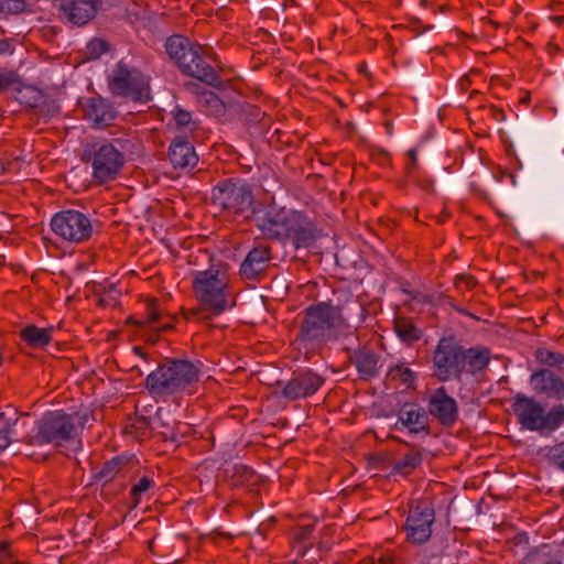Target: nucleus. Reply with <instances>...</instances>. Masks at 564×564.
I'll use <instances>...</instances> for the list:
<instances>
[{
    "label": "nucleus",
    "instance_id": "40",
    "mask_svg": "<svg viewBox=\"0 0 564 564\" xmlns=\"http://www.w3.org/2000/svg\"><path fill=\"white\" fill-rule=\"evenodd\" d=\"M156 419L159 421V427H163L164 430L160 432V434L162 435V437L164 440H174L175 438V435L173 433V431H170L167 425L162 421V416H161V409H159L156 411Z\"/></svg>",
    "mask_w": 564,
    "mask_h": 564
},
{
    "label": "nucleus",
    "instance_id": "25",
    "mask_svg": "<svg viewBox=\"0 0 564 564\" xmlns=\"http://www.w3.org/2000/svg\"><path fill=\"white\" fill-rule=\"evenodd\" d=\"M394 330L398 337L406 344H411L421 337V330L414 326L412 321L406 318H397Z\"/></svg>",
    "mask_w": 564,
    "mask_h": 564
},
{
    "label": "nucleus",
    "instance_id": "11",
    "mask_svg": "<svg viewBox=\"0 0 564 564\" xmlns=\"http://www.w3.org/2000/svg\"><path fill=\"white\" fill-rule=\"evenodd\" d=\"M55 235L69 242H83L90 238L93 226L90 219L74 209L57 213L51 220Z\"/></svg>",
    "mask_w": 564,
    "mask_h": 564
},
{
    "label": "nucleus",
    "instance_id": "36",
    "mask_svg": "<svg viewBox=\"0 0 564 564\" xmlns=\"http://www.w3.org/2000/svg\"><path fill=\"white\" fill-rule=\"evenodd\" d=\"M476 285V280L468 274H462L456 276L455 286L460 293L471 290Z\"/></svg>",
    "mask_w": 564,
    "mask_h": 564
},
{
    "label": "nucleus",
    "instance_id": "19",
    "mask_svg": "<svg viewBox=\"0 0 564 564\" xmlns=\"http://www.w3.org/2000/svg\"><path fill=\"white\" fill-rule=\"evenodd\" d=\"M84 110L87 119L99 129L110 126L117 117L113 106L104 98H89Z\"/></svg>",
    "mask_w": 564,
    "mask_h": 564
},
{
    "label": "nucleus",
    "instance_id": "32",
    "mask_svg": "<svg viewBox=\"0 0 564 564\" xmlns=\"http://www.w3.org/2000/svg\"><path fill=\"white\" fill-rule=\"evenodd\" d=\"M549 458L564 470V441L552 446L547 452Z\"/></svg>",
    "mask_w": 564,
    "mask_h": 564
},
{
    "label": "nucleus",
    "instance_id": "39",
    "mask_svg": "<svg viewBox=\"0 0 564 564\" xmlns=\"http://www.w3.org/2000/svg\"><path fill=\"white\" fill-rule=\"evenodd\" d=\"M312 531H313V524L300 527L296 530L294 538L297 542L303 543L310 538Z\"/></svg>",
    "mask_w": 564,
    "mask_h": 564
},
{
    "label": "nucleus",
    "instance_id": "14",
    "mask_svg": "<svg viewBox=\"0 0 564 564\" xmlns=\"http://www.w3.org/2000/svg\"><path fill=\"white\" fill-rule=\"evenodd\" d=\"M252 215L260 230L270 238L283 239L286 234V223L290 218V212L268 207L265 209L252 210Z\"/></svg>",
    "mask_w": 564,
    "mask_h": 564
},
{
    "label": "nucleus",
    "instance_id": "42",
    "mask_svg": "<svg viewBox=\"0 0 564 564\" xmlns=\"http://www.w3.org/2000/svg\"><path fill=\"white\" fill-rule=\"evenodd\" d=\"M408 155L410 158V165L408 169H412L416 164V150L412 149L408 152Z\"/></svg>",
    "mask_w": 564,
    "mask_h": 564
},
{
    "label": "nucleus",
    "instance_id": "47",
    "mask_svg": "<svg viewBox=\"0 0 564 564\" xmlns=\"http://www.w3.org/2000/svg\"><path fill=\"white\" fill-rule=\"evenodd\" d=\"M133 350H134L135 352L140 354L141 348H140V347H134V348H133Z\"/></svg>",
    "mask_w": 564,
    "mask_h": 564
},
{
    "label": "nucleus",
    "instance_id": "27",
    "mask_svg": "<svg viewBox=\"0 0 564 564\" xmlns=\"http://www.w3.org/2000/svg\"><path fill=\"white\" fill-rule=\"evenodd\" d=\"M536 359L549 367H554L564 373V355L547 349H538Z\"/></svg>",
    "mask_w": 564,
    "mask_h": 564
},
{
    "label": "nucleus",
    "instance_id": "44",
    "mask_svg": "<svg viewBox=\"0 0 564 564\" xmlns=\"http://www.w3.org/2000/svg\"><path fill=\"white\" fill-rule=\"evenodd\" d=\"M553 20H555L557 23H563L564 17H554Z\"/></svg>",
    "mask_w": 564,
    "mask_h": 564
},
{
    "label": "nucleus",
    "instance_id": "18",
    "mask_svg": "<svg viewBox=\"0 0 564 564\" xmlns=\"http://www.w3.org/2000/svg\"><path fill=\"white\" fill-rule=\"evenodd\" d=\"M531 384L538 393L557 400L564 399V380L550 369H541L532 373Z\"/></svg>",
    "mask_w": 564,
    "mask_h": 564
},
{
    "label": "nucleus",
    "instance_id": "26",
    "mask_svg": "<svg viewBox=\"0 0 564 564\" xmlns=\"http://www.w3.org/2000/svg\"><path fill=\"white\" fill-rule=\"evenodd\" d=\"M422 462V456L419 452H410L402 459L394 463L392 473L406 476L411 474Z\"/></svg>",
    "mask_w": 564,
    "mask_h": 564
},
{
    "label": "nucleus",
    "instance_id": "2",
    "mask_svg": "<svg viewBox=\"0 0 564 564\" xmlns=\"http://www.w3.org/2000/svg\"><path fill=\"white\" fill-rule=\"evenodd\" d=\"M227 285L226 273L220 270L197 272L193 288L199 307L187 311L185 317L207 319L212 315L221 314L229 306Z\"/></svg>",
    "mask_w": 564,
    "mask_h": 564
},
{
    "label": "nucleus",
    "instance_id": "21",
    "mask_svg": "<svg viewBox=\"0 0 564 564\" xmlns=\"http://www.w3.org/2000/svg\"><path fill=\"white\" fill-rule=\"evenodd\" d=\"M398 424L406 427L411 434L429 432V415L416 404H404L398 413Z\"/></svg>",
    "mask_w": 564,
    "mask_h": 564
},
{
    "label": "nucleus",
    "instance_id": "35",
    "mask_svg": "<svg viewBox=\"0 0 564 564\" xmlns=\"http://www.w3.org/2000/svg\"><path fill=\"white\" fill-rule=\"evenodd\" d=\"M174 120L178 127L189 128L191 130L195 128V123L192 121V116L186 110L176 109Z\"/></svg>",
    "mask_w": 564,
    "mask_h": 564
},
{
    "label": "nucleus",
    "instance_id": "22",
    "mask_svg": "<svg viewBox=\"0 0 564 564\" xmlns=\"http://www.w3.org/2000/svg\"><path fill=\"white\" fill-rule=\"evenodd\" d=\"M169 158L172 165L181 170L193 169L198 162L194 147L184 139H175L172 142Z\"/></svg>",
    "mask_w": 564,
    "mask_h": 564
},
{
    "label": "nucleus",
    "instance_id": "9",
    "mask_svg": "<svg viewBox=\"0 0 564 564\" xmlns=\"http://www.w3.org/2000/svg\"><path fill=\"white\" fill-rule=\"evenodd\" d=\"M212 202L228 215L247 216L254 210L251 187L245 182H220L213 188Z\"/></svg>",
    "mask_w": 564,
    "mask_h": 564
},
{
    "label": "nucleus",
    "instance_id": "49",
    "mask_svg": "<svg viewBox=\"0 0 564 564\" xmlns=\"http://www.w3.org/2000/svg\"><path fill=\"white\" fill-rule=\"evenodd\" d=\"M28 455H29V456H33V455H34V453H33V452H31V451H29V452H28Z\"/></svg>",
    "mask_w": 564,
    "mask_h": 564
},
{
    "label": "nucleus",
    "instance_id": "7",
    "mask_svg": "<svg viewBox=\"0 0 564 564\" xmlns=\"http://www.w3.org/2000/svg\"><path fill=\"white\" fill-rule=\"evenodd\" d=\"M518 422L529 431L553 432L564 423V405L553 406L549 412L534 399L518 394L512 404Z\"/></svg>",
    "mask_w": 564,
    "mask_h": 564
},
{
    "label": "nucleus",
    "instance_id": "3",
    "mask_svg": "<svg viewBox=\"0 0 564 564\" xmlns=\"http://www.w3.org/2000/svg\"><path fill=\"white\" fill-rule=\"evenodd\" d=\"M199 379L198 368L184 359H167L152 371L145 387L153 397H167L178 392H192Z\"/></svg>",
    "mask_w": 564,
    "mask_h": 564
},
{
    "label": "nucleus",
    "instance_id": "41",
    "mask_svg": "<svg viewBox=\"0 0 564 564\" xmlns=\"http://www.w3.org/2000/svg\"><path fill=\"white\" fill-rule=\"evenodd\" d=\"M11 430L10 427L0 430V454L10 445L11 443Z\"/></svg>",
    "mask_w": 564,
    "mask_h": 564
},
{
    "label": "nucleus",
    "instance_id": "23",
    "mask_svg": "<svg viewBox=\"0 0 564 564\" xmlns=\"http://www.w3.org/2000/svg\"><path fill=\"white\" fill-rule=\"evenodd\" d=\"M361 379L369 380L378 375L379 356L371 350H359L350 357Z\"/></svg>",
    "mask_w": 564,
    "mask_h": 564
},
{
    "label": "nucleus",
    "instance_id": "28",
    "mask_svg": "<svg viewBox=\"0 0 564 564\" xmlns=\"http://www.w3.org/2000/svg\"><path fill=\"white\" fill-rule=\"evenodd\" d=\"M163 318L162 313L158 308V303L155 300H151L148 303V323L153 329H169L171 328L170 323H161Z\"/></svg>",
    "mask_w": 564,
    "mask_h": 564
},
{
    "label": "nucleus",
    "instance_id": "33",
    "mask_svg": "<svg viewBox=\"0 0 564 564\" xmlns=\"http://www.w3.org/2000/svg\"><path fill=\"white\" fill-rule=\"evenodd\" d=\"M120 292L117 290L115 284H110L108 289H105L102 296L99 300L100 305H116L119 299Z\"/></svg>",
    "mask_w": 564,
    "mask_h": 564
},
{
    "label": "nucleus",
    "instance_id": "38",
    "mask_svg": "<svg viewBox=\"0 0 564 564\" xmlns=\"http://www.w3.org/2000/svg\"><path fill=\"white\" fill-rule=\"evenodd\" d=\"M151 484V479H149L148 477H142L138 481V484H135L131 489V495L133 496V498H137L141 494L145 492L150 488Z\"/></svg>",
    "mask_w": 564,
    "mask_h": 564
},
{
    "label": "nucleus",
    "instance_id": "30",
    "mask_svg": "<svg viewBox=\"0 0 564 564\" xmlns=\"http://www.w3.org/2000/svg\"><path fill=\"white\" fill-rule=\"evenodd\" d=\"M120 464L118 458L105 463L102 469L96 475V478L104 482L110 481L118 474Z\"/></svg>",
    "mask_w": 564,
    "mask_h": 564
},
{
    "label": "nucleus",
    "instance_id": "29",
    "mask_svg": "<svg viewBox=\"0 0 564 564\" xmlns=\"http://www.w3.org/2000/svg\"><path fill=\"white\" fill-rule=\"evenodd\" d=\"M388 377L391 380H399L404 384H411L415 380V373L403 364L391 367L388 371Z\"/></svg>",
    "mask_w": 564,
    "mask_h": 564
},
{
    "label": "nucleus",
    "instance_id": "12",
    "mask_svg": "<svg viewBox=\"0 0 564 564\" xmlns=\"http://www.w3.org/2000/svg\"><path fill=\"white\" fill-rule=\"evenodd\" d=\"M434 511L425 505H417L410 509L406 523V539L415 544L425 543L432 533Z\"/></svg>",
    "mask_w": 564,
    "mask_h": 564
},
{
    "label": "nucleus",
    "instance_id": "34",
    "mask_svg": "<svg viewBox=\"0 0 564 564\" xmlns=\"http://www.w3.org/2000/svg\"><path fill=\"white\" fill-rule=\"evenodd\" d=\"M108 48V45L105 41L100 39H95L89 42L87 45V53L89 57L97 58L99 57L104 52H106Z\"/></svg>",
    "mask_w": 564,
    "mask_h": 564
},
{
    "label": "nucleus",
    "instance_id": "31",
    "mask_svg": "<svg viewBox=\"0 0 564 564\" xmlns=\"http://www.w3.org/2000/svg\"><path fill=\"white\" fill-rule=\"evenodd\" d=\"M200 102L208 107L212 112L219 115L225 110V106L219 97L212 91H205L200 96Z\"/></svg>",
    "mask_w": 564,
    "mask_h": 564
},
{
    "label": "nucleus",
    "instance_id": "1",
    "mask_svg": "<svg viewBox=\"0 0 564 564\" xmlns=\"http://www.w3.org/2000/svg\"><path fill=\"white\" fill-rule=\"evenodd\" d=\"M488 362V350L465 349L452 337L442 338L433 352L434 375L442 382L460 380L464 373L476 375Z\"/></svg>",
    "mask_w": 564,
    "mask_h": 564
},
{
    "label": "nucleus",
    "instance_id": "10",
    "mask_svg": "<svg viewBox=\"0 0 564 564\" xmlns=\"http://www.w3.org/2000/svg\"><path fill=\"white\" fill-rule=\"evenodd\" d=\"M109 88L113 95L131 98L135 101L150 99L149 78L137 68L119 63L109 78Z\"/></svg>",
    "mask_w": 564,
    "mask_h": 564
},
{
    "label": "nucleus",
    "instance_id": "5",
    "mask_svg": "<svg viewBox=\"0 0 564 564\" xmlns=\"http://www.w3.org/2000/svg\"><path fill=\"white\" fill-rule=\"evenodd\" d=\"M343 327L344 321L338 308L319 303L306 308L297 337L315 349L323 343L336 339Z\"/></svg>",
    "mask_w": 564,
    "mask_h": 564
},
{
    "label": "nucleus",
    "instance_id": "24",
    "mask_svg": "<svg viewBox=\"0 0 564 564\" xmlns=\"http://www.w3.org/2000/svg\"><path fill=\"white\" fill-rule=\"evenodd\" d=\"M20 335L24 341L33 347H44L51 341L50 330L37 328L34 325L21 329Z\"/></svg>",
    "mask_w": 564,
    "mask_h": 564
},
{
    "label": "nucleus",
    "instance_id": "16",
    "mask_svg": "<svg viewBox=\"0 0 564 564\" xmlns=\"http://www.w3.org/2000/svg\"><path fill=\"white\" fill-rule=\"evenodd\" d=\"M321 376L307 370L294 373L282 389V395L288 400H297L314 394L323 384Z\"/></svg>",
    "mask_w": 564,
    "mask_h": 564
},
{
    "label": "nucleus",
    "instance_id": "50",
    "mask_svg": "<svg viewBox=\"0 0 564 564\" xmlns=\"http://www.w3.org/2000/svg\"><path fill=\"white\" fill-rule=\"evenodd\" d=\"M546 564H560V563L551 561V562H547Z\"/></svg>",
    "mask_w": 564,
    "mask_h": 564
},
{
    "label": "nucleus",
    "instance_id": "45",
    "mask_svg": "<svg viewBox=\"0 0 564 564\" xmlns=\"http://www.w3.org/2000/svg\"><path fill=\"white\" fill-rule=\"evenodd\" d=\"M424 187H425L426 189H430L431 187H433L432 182H429L426 185H424Z\"/></svg>",
    "mask_w": 564,
    "mask_h": 564
},
{
    "label": "nucleus",
    "instance_id": "43",
    "mask_svg": "<svg viewBox=\"0 0 564 564\" xmlns=\"http://www.w3.org/2000/svg\"><path fill=\"white\" fill-rule=\"evenodd\" d=\"M9 47V43L4 42V41H1L0 42V53H3L8 50Z\"/></svg>",
    "mask_w": 564,
    "mask_h": 564
},
{
    "label": "nucleus",
    "instance_id": "13",
    "mask_svg": "<svg viewBox=\"0 0 564 564\" xmlns=\"http://www.w3.org/2000/svg\"><path fill=\"white\" fill-rule=\"evenodd\" d=\"M284 238L291 239L296 249L310 248L318 237V231L310 218L300 212H290Z\"/></svg>",
    "mask_w": 564,
    "mask_h": 564
},
{
    "label": "nucleus",
    "instance_id": "20",
    "mask_svg": "<svg viewBox=\"0 0 564 564\" xmlns=\"http://www.w3.org/2000/svg\"><path fill=\"white\" fill-rule=\"evenodd\" d=\"M270 261L269 248L259 246L249 251L240 265V275L246 280H256L265 272Z\"/></svg>",
    "mask_w": 564,
    "mask_h": 564
},
{
    "label": "nucleus",
    "instance_id": "17",
    "mask_svg": "<svg viewBox=\"0 0 564 564\" xmlns=\"http://www.w3.org/2000/svg\"><path fill=\"white\" fill-rule=\"evenodd\" d=\"M100 7V0H62L61 2L64 18L78 26L94 19Z\"/></svg>",
    "mask_w": 564,
    "mask_h": 564
},
{
    "label": "nucleus",
    "instance_id": "8",
    "mask_svg": "<svg viewBox=\"0 0 564 564\" xmlns=\"http://www.w3.org/2000/svg\"><path fill=\"white\" fill-rule=\"evenodd\" d=\"M96 142L86 147L84 158L91 162L93 176L98 183L113 180L124 164L123 143Z\"/></svg>",
    "mask_w": 564,
    "mask_h": 564
},
{
    "label": "nucleus",
    "instance_id": "4",
    "mask_svg": "<svg viewBox=\"0 0 564 564\" xmlns=\"http://www.w3.org/2000/svg\"><path fill=\"white\" fill-rule=\"evenodd\" d=\"M87 420V413L48 412L36 423L34 434L25 437L24 443L29 448L45 444L63 446L67 442H74L78 430L86 424Z\"/></svg>",
    "mask_w": 564,
    "mask_h": 564
},
{
    "label": "nucleus",
    "instance_id": "46",
    "mask_svg": "<svg viewBox=\"0 0 564 564\" xmlns=\"http://www.w3.org/2000/svg\"><path fill=\"white\" fill-rule=\"evenodd\" d=\"M507 175L511 178L512 183L514 184V176L512 174H507Z\"/></svg>",
    "mask_w": 564,
    "mask_h": 564
},
{
    "label": "nucleus",
    "instance_id": "48",
    "mask_svg": "<svg viewBox=\"0 0 564 564\" xmlns=\"http://www.w3.org/2000/svg\"><path fill=\"white\" fill-rule=\"evenodd\" d=\"M389 133H391V124H387Z\"/></svg>",
    "mask_w": 564,
    "mask_h": 564
},
{
    "label": "nucleus",
    "instance_id": "37",
    "mask_svg": "<svg viewBox=\"0 0 564 564\" xmlns=\"http://www.w3.org/2000/svg\"><path fill=\"white\" fill-rule=\"evenodd\" d=\"M18 80L17 75L13 72H0V91L7 90L13 86Z\"/></svg>",
    "mask_w": 564,
    "mask_h": 564
},
{
    "label": "nucleus",
    "instance_id": "15",
    "mask_svg": "<svg viewBox=\"0 0 564 564\" xmlns=\"http://www.w3.org/2000/svg\"><path fill=\"white\" fill-rule=\"evenodd\" d=\"M429 413L445 426L452 425L458 417V406L444 387L434 390L429 397Z\"/></svg>",
    "mask_w": 564,
    "mask_h": 564
},
{
    "label": "nucleus",
    "instance_id": "6",
    "mask_svg": "<svg viewBox=\"0 0 564 564\" xmlns=\"http://www.w3.org/2000/svg\"><path fill=\"white\" fill-rule=\"evenodd\" d=\"M165 51L186 75L208 85L217 86L220 80L214 68L206 62L204 48L187 37L173 35L166 40Z\"/></svg>",
    "mask_w": 564,
    "mask_h": 564
}]
</instances>
